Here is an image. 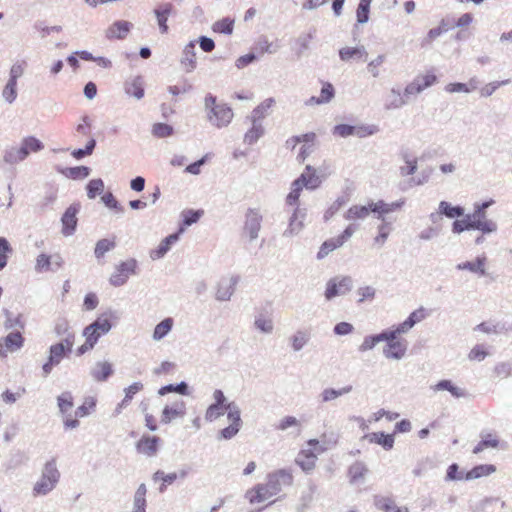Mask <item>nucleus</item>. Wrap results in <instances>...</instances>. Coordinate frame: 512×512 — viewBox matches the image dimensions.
I'll list each match as a JSON object with an SVG mask.
<instances>
[{"label":"nucleus","instance_id":"1","mask_svg":"<svg viewBox=\"0 0 512 512\" xmlns=\"http://www.w3.org/2000/svg\"><path fill=\"white\" fill-rule=\"evenodd\" d=\"M118 320L115 311L108 310L101 313L94 322L86 326L83 330L85 342L78 347L77 355L81 356L92 350L99 338L107 334Z\"/></svg>","mask_w":512,"mask_h":512},{"label":"nucleus","instance_id":"2","mask_svg":"<svg viewBox=\"0 0 512 512\" xmlns=\"http://www.w3.org/2000/svg\"><path fill=\"white\" fill-rule=\"evenodd\" d=\"M227 412V419L230 422L229 426L220 431V436L223 439H231L240 430L242 421L240 417V410L234 403L227 405L211 404L205 412V420L213 422Z\"/></svg>","mask_w":512,"mask_h":512},{"label":"nucleus","instance_id":"3","mask_svg":"<svg viewBox=\"0 0 512 512\" xmlns=\"http://www.w3.org/2000/svg\"><path fill=\"white\" fill-rule=\"evenodd\" d=\"M403 202L386 203L383 200L369 202L367 205H354L348 209L345 219L348 221L365 220L370 213L376 214V219L383 222L386 216L398 210Z\"/></svg>","mask_w":512,"mask_h":512},{"label":"nucleus","instance_id":"4","mask_svg":"<svg viewBox=\"0 0 512 512\" xmlns=\"http://www.w3.org/2000/svg\"><path fill=\"white\" fill-rule=\"evenodd\" d=\"M44 144L34 136L24 137L19 144L7 146L3 151V161L8 165H16L24 161L31 152H39Z\"/></svg>","mask_w":512,"mask_h":512},{"label":"nucleus","instance_id":"5","mask_svg":"<svg viewBox=\"0 0 512 512\" xmlns=\"http://www.w3.org/2000/svg\"><path fill=\"white\" fill-rule=\"evenodd\" d=\"M204 108L208 122L217 128L228 126L233 119L232 109L225 103H218L216 96L210 93L205 96Z\"/></svg>","mask_w":512,"mask_h":512},{"label":"nucleus","instance_id":"6","mask_svg":"<svg viewBox=\"0 0 512 512\" xmlns=\"http://www.w3.org/2000/svg\"><path fill=\"white\" fill-rule=\"evenodd\" d=\"M75 342V334L67 333L66 337L59 343L53 344L49 348L47 361L42 366L43 376L47 377L64 357L71 352Z\"/></svg>","mask_w":512,"mask_h":512},{"label":"nucleus","instance_id":"7","mask_svg":"<svg viewBox=\"0 0 512 512\" xmlns=\"http://www.w3.org/2000/svg\"><path fill=\"white\" fill-rule=\"evenodd\" d=\"M59 478L60 473L56 467L55 460L47 462L44 466L41 478L33 487V494L39 496L49 493L55 488Z\"/></svg>","mask_w":512,"mask_h":512},{"label":"nucleus","instance_id":"8","mask_svg":"<svg viewBox=\"0 0 512 512\" xmlns=\"http://www.w3.org/2000/svg\"><path fill=\"white\" fill-rule=\"evenodd\" d=\"M307 445L313 447V449H302L299 451L295 463L305 472L309 473L316 467L317 454L323 453L327 448L319 444L317 439H310L307 441Z\"/></svg>","mask_w":512,"mask_h":512},{"label":"nucleus","instance_id":"9","mask_svg":"<svg viewBox=\"0 0 512 512\" xmlns=\"http://www.w3.org/2000/svg\"><path fill=\"white\" fill-rule=\"evenodd\" d=\"M321 181L317 175H306L302 173L297 179L291 184V191L286 197V204L294 206L297 204L303 188L314 190L320 185Z\"/></svg>","mask_w":512,"mask_h":512},{"label":"nucleus","instance_id":"10","mask_svg":"<svg viewBox=\"0 0 512 512\" xmlns=\"http://www.w3.org/2000/svg\"><path fill=\"white\" fill-rule=\"evenodd\" d=\"M402 332H398V327L391 331H385L386 337L384 341L387 342L384 348V355L387 358L401 359L407 350V343L404 339H400L397 336Z\"/></svg>","mask_w":512,"mask_h":512},{"label":"nucleus","instance_id":"11","mask_svg":"<svg viewBox=\"0 0 512 512\" xmlns=\"http://www.w3.org/2000/svg\"><path fill=\"white\" fill-rule=\"evenodd\" d=\"M293 482V474L285 469H280L269 474L266 481L268 489L271 490L274 496L279 494L283 488L292 486Z\"/></svg>","mask_w":512,"mask_h":512},{"label":"nucleus","instance_id":"12","mask_svg":"<svg viewBox=\"0 0 512 512\" xmlns=\"http://www.w3.org/2000/svg\"><path fill=\"white\" fill-rule=\"evenodd\" d=\"M136 268L137 262L134 259H129L120 263L111 275L110 283L113 286H122L131 275L136 273Z\"/></svg>","mask_w":512,"mask_h":512},{"label":"nucleus","instance_id":"13","mask_svg":"<svg viewBox=\"0 0 512 512\" xmlns=\"http://www.w3.org/2000/svg\"><path fill=\"white\" fill-rule=\"evenodd\" d=\"M63 264L64 260L60 254L41 253L36 258L35 270L38 273L53 271L61 268Z\"/></svg>","mask_w":512,"mask_h":512},{"label":"nucleus","instance_id":"14","mask_svg":"<svg viewBox=\"0 0 512 512\" xmlns=\"http://www.w3.org/2000/svg\"><path fill=\"white\" fill-rule=\"evenodd\" d=\"M495 203L493 199L474 205V212L465 215L462 221L455 220L453 224H489L486 219V210Z\"/></svg>","mask_w":512,"mask_h":512},{"label":"nucleus","instance_id":"15","mask_svg":"<svg viewBox=\"0 0 512 512\" xmlns=\"http://www.w3.org/2000/svg\"><path fill=\"white\" fill-rule=\"evenodd\" d=\"M25 339L23 335L18 332H11L3 337L0 341V356L5 358L8 353H13L21 349L24 345Z\"/></svg>","mask_w":512,"mask_h":512},{"label":"nucleus","instance_id":"16","mask_svg":"<svg viewBox=\"0 0 512 512\" xmlns=\"http://www.w3.org/2000/svg\"><path fill=\"white\" fill-rule=\"evenodd\" d=\"M351 288V278L350 277H342V278H334L331 279L327 283L325 297L327 300L332 299L335 296L345 294Z\"/></svg>","mask_w":512,"mask_h":512},{"label":"nucleus","instance_id":"17","mask_svg":"<svg viewBox=\"0 0 512 512\" xmlns=\"http://www.w3.org/2000/svg\"><path fill=\"white\" fill-rule=\"evenodd\" d=\"M160 442L157 436L143 435L136 443V450L147 457H153L158 452Z\"/></svg>","mask_w":512,"mask_h":512},{"label":"nucleus","instance_id":"18","mask_svg":"<svg viewBox=\"0 0 512 512\" xmlns=\"http://www.w3.org/2000/svg\"><path fill=\"white\" fill-rule=\"evenodd\" d=\"M185 414L186 404L183 400H179L164 407L161 414V422L169 424L173 420L184 417Z\"/></svg>","mask_w":512,"mask_h":512},{"label":"nucleus","instance_id":"19","mask_svg":"<svg viewBox=\"0 0 512 512\" xmlns=\"http://www.w3.org/2000/svg\"><path fill=\"white\" fill-rule=\"evenodd\" d=\"M133 24L129 21L118 20L115 21L105 31V36L108 39H124L132 29Z\"/></svg>","mask_w":512,"mask_h":512},{"label":"nucleus","instance_id":"20","mask_svg":"<svg viewBox=\"0 0 512 512\" xmlns=\"http://www.w3.org/2000/svg\"><path fill=\"white\" fill-rule=\"evenodd\" d=\"M95 405L96 403L92 398L86 399L84 403L76 409V418H66V420L64 421L65 427L69 429L76 428L79 425V421L77 418H82L89 415L94 410Z\"/></svg>","mask_w":512,"mask_h":512},{"label":"nucleus","instance_id":"21","mask_svg":"<svg viewBox=\"0 0 512 512\" xmlns=\"http://www.w3.org/2000/svg\"><path fill=\"white\" fill-rule=\"evenodd\" d=\"M273 496L271 490L268 489L267 483L258 484L246 492V498L251 504L264 502Z\"/></svg>","mask_w":512,"mask_h":512},{"label":"nucleus","instance_id":"22","mask_svg":"<svg viewBox=\"0 0 512 512\" xmlns=\"http://www.w3.org/2000/svg\"><path fill=\"white\" fill-rule=\"evenodd\" d=\"M351 235L352 229L350 227H347L344 233L337 239H330L325 241L318 252V258H324L325 256H327L331 251L341 246L344 243V241Z\"/></svg>","mask_w":512,"mask_h":512},{"label":"nucleus","instance_id":"23","mask_svg":"<svg viewBox=\"0 0 512 512\" xmlns=\"http://www.w3.org/2000/svg\"><path fill=\"white\" fill-rule=\"evenodd\" d=\"M428 314L429 313L425 308H423V307L418 308L417 310L413 311L403 323H401L397 326L398 332H407L415 324L424 320L428 316Z\"/></svg>","mask_w":512,"mask_h":512},{"label":"nucleus","instance_id":"24","mask_svg":"<svg viewBox=\"0 0 512 512\" xmlns=\"http://www.w3.org/2000/svg\"><path fill=\"white\" fill-rule=\"evenodd\" d=\"M369 443L381 445L385 450H391L394 446V434L373 432L364 437Z\"/></svg>","mask_w":512,"mask_h":512},{"label":"nucleus","instance_id":"25","mask_svg":"<svg viewBox=\"0 0 512 512\" xmlns=\"http://www.w3.org/2000/svg\"><path fill=\"white\" fill-rule=\"evenodd\" d=\"M181 64L184 66L187 73L192 72L196 68V52L195 42L190 41L183 50Z\"/></svg>","mask_w":512,"mask_h":512},{"label":"nucleus","instance_id":"26","mask_svg":"<svg viewBox=\"0 0 512 512\" xmlns=\"http://www.w3.org/2000/svg\"><path fill=\"white\" fill-rule=\"evenodd\" d=\"M184 231L183 227L179 229L177 233L171 234L166 237L157 247V249L151 252V257L153 259H159L163 257L171 248V245L177 242L179 239V235Z\"/></svg>","mask_w":512,"mask_h":512},{"label":"nucleus","instance_id":"27","mask_svg":"<svg viewBox=\"0 0 512 512\" xmlns=\"http://www.w3.org/2000/svg\"><path fill=\"white\" fill-rule=\"evenodd\" d=\"M124 89L128 96L134 97L137 100L144 97L143 81L140 76L133 77L126 81Z\"/></svg>","mask_w":512,"mask_h":512},{"label":"nucleus","instance_id":"28","mask_svg":"<svg viewBox=\"0 0 512 512\" xmlns=\"http://www.w3.org/2000/svg\"><path fill=\"white\" fill-rule=\"evenodd\" d=\"M407 103L408 100L401 95L400 90L392 88L386 98L384 107L386 110H394L403 107Z\"/></svg>","mask_w":512,"mask_h":512},{"label":"nucleus","instance_id":"29","mask_svg":"<svg viewBox=\"0 0 512 512\" xmlns=\"http://www.w3.org/2000/svg\"><path fill=\"white\" fill-rule=\"evenodd\" d=\"M368 53L364 46L344 47L339 50V57L342 61L351 59H366Z\"/></svg>","mask_w":512,"mask_h":512},{"label":"nucleus","instance_id":"30","mask_svg":"<svg viewBox=\"0 0 512 512\" xmlns=\"http://www.w3.org/2000/svg\"><path fill=\"white\" fill-rule=\"evenodd\" d=\"M57 171L67 178L84 179L90 175L91 169L87 166H77L71 168H57Z\"/></svg>","mask_w":512,"mask_h":512},{"label":"nucleus","instance_id":"31","mask_svg":"<svg viewBox=\"0 0 512 512\" xmlns=\"http://www.w3.org/2000/svg\"><path fill=\"white\" fill-rule=\"evenodd\" d=\"M496 471V467L492 464H481L473 467L464 476L465 480L477 479L483 476H488Z\"/></svg>","mask_w":512,"mask_h":512},{"label":"nucleus","instance_id":"32","mask_svg":"<svg viewBox=\"0 0 512 512\" xmlns=\"http://www.w3.org/2000/svg\"><path fill=\"white\" fill-rule=\"evenodd\" d=\"M376 505L384 512H409L408 507L399 506L395 500L389 497H382L378 499Z\"/></svg>","mask_w":512,"mask_h":512},{"label":"nucleus","instance_id":"33","mask_svg":"<svg viewBox=\"0 0 512 512\" xmlns=\"http://www.w3.org/2000/svg\"><path fill=\"white\" fill-rule=\"evenodd\" d=\"M486 257H478L475 261H467L457 265L459 270H469L473 273L485 275Z\"/></svg>","mask_w":512,"mask_h":512},{"label":"nucleus","instance_id":"34","mask_svg":"<svg viewBox=\"0 0 512 512\" xmlns=\"http://www.w3.org/2000/svg\"><path fill=\"white\" fill-rule=\"evenodd\" d=\"M439 210L442 213V215L446 216L449 219H456L459 217L464 216V208L461 206H452L447 201H441L439 203Z\"/></svg>","mask_w":512,"mask_h":512},{"label":"nucleus","instance_id":"35","mask_svg":"<svg viewBox=\"0 0 512 512\" xmlns=\"http://www.w3.org/2000/svg\"><path fill=\"white\" fill-rule=\"evenodd\" d=\"M252 127L245 133L244 142L246 144L252 145L258 141L260 137L264 134V128L261 122H256L255 120H250Z\"/></svg>","mask_w":512,"mask_h":512},{"label":"nucleus","instance_id":"36","mask_svg":"<svg viewBox=\"0 0 512 512\" xmlns=\"http://www.w3.org/2000/svg\"><path fill=\"white\" fill-rule=\"evenodd\" d=\"M275 100L273 98L265 99L260 105H258L247 118L249 120H255L256 122H261L263 118L267 115L268 110L273 106Z\"/></svg>","mask_w":512,"mask_h":512},{"label":"nucleus","instance_id":"37","mask_svg":"<svg viewBox=\"0 0 512 512\" xmlns=\"http://www.w3.org/2000/svg\"><path fill=\"white\" fill-rule=\"evenodd\" d=\"M146 493L145 484L139 485L134 495V507L132 512H146Z\"/></svg>","mask_w":512,"mask_h":512},{"label":"nucleus","instance_id":"38","mask_svg":"<svg viewBox=\"0 0 512 512\" xmlns=\"http://www.w3.org/2000/svg\"><path fill=\"white\" fill-rule=\"evenodd\" d=\"M113 373L112 365L109 362H99L92 371V376L97 381H105Z\"/></svg>","mask_w":512,"mask_h":512},{"label":"nucleus","instance_id":"39","mask_svg":"<svg viewBox=\"0 0 512 512\" xmlns=\"http://www.w3.org/2000/svg\"><path fill=\"white\" fill-rule=\"evenodd\" d=\"M434 391L447 390L452 396L456 398L464 397L465 392L463 389L456 387L450 380H441L433 386Z\"/></svg>","mask_w":512,"mask_h":512},{"label":"nucleus","instance_id":"40","mask_svg":"<svg viewBox=\"0 0 512 512\" xmlns=\"http://www.w3.org/2000/svg\"><path fill=\"white\" fill-rule=\"evenodd\" d=\"M173 324L174 322L172 318H166L162 320L159 324L156 325L154 329L153 339L161 340L164 338L171 331Z\"/></svg>","mask_w":512,"mask_h":512},{"label":"nucleus","instance_id":"41","mask_svg":"<svg viewBox=\"0 0 512 512\" xmlns=\"http://www.w3.org/2000/svg\"><path fill=\"white\" fill-rule=\"evenodd\" d=\"M499 445V440L496 435L487 434L482 440L474 447L473 453L478 454L487 448H496Z\"/></svg>","mask_w":512,"mask_h":512},{"label":"nucleus","instance_id":"42","mask_svg":"<svg viewBox=\"0 0 512 512\" xmlns=\"http://www.w3.org/2000/svg\"><path fill=\"white\" fill-rule=\"evenodd\" d=\"M17 81L8 79L6 85L2 90V97L4 101L12 104L17 98Z\"/></svg>","mask_w":512,"mask_h":512},{"label":"nucleus","instance_id":"43","mask_svg":"<svg viewBox=\"0 0 512 512\" xmlns=\"http://www.w3.org/2000/svg\"><path fill=\"white\" fill-rule=\"evenodd\" d=\"M116 246L115 237L101 239L97 242L95 247V256L102 258L106 252L112 250Z\"/></svg>","mask_w":512,"mask_h":512},{"label":"nucleus","instance_id":"44","mask_svg":"<svg viewBox=\"0 0 512 512\" xmlns=\"http://www.w3.org/2000/svg\"><path fill=\"white\" fill-rule=\"evenodd\" d=\"M233 28H234V20L229 17L223 18V19L215 22L212 27L213 31L218 32V33H223L226 35L232 34Z\"/></svg>","mask_w":512,"mask_h":512},{"label":"nucleus","instance_id":"45","mask_svg":"<svg viewBox=\"0 0 512 512\" xmlns=\"http://www.w3.org/2000/svg\"><path fill=\"white\" fill-rule=\"evenodd\" d=\"M87 197L94 199L97 195L101 194L104 190V182L102 179H92L86 186Z\"/></svg>","mask_w":512,"mask_h":512},{"label":"nucleus","instance_id":"46","mask_svg":"<svg viewBox=\"0 0 512 512\" xmlns=\"http://www.w3.org/2000/svg\"><path fill=\"white\" fill-rule=\"evenodd\" d=\"M143 389V384L141 382H135L128 386L125 389V396L122 400V402L119 404L120 407L127 406L131 400L133 399L134 395H136L138 392H140Z\"/></svg>","mask_w":512,"mask_h":512},{"label":"nucleus","instance_id":"47","mask_svg":"<svg viewBox=\"0 0 512 512\" xmlns=\"http://www.w3.org/2000/svg\"><path fill=\"white\" fill-rule=\"evenodd\" d=\"M173 132V127L166 123H155L152 127V134L157 138L170 137Z\"/></svg>","mask_w":512,"mask_h":512},{"label":"nucleus","instance_id":"48","mask_svg":"<svg viewBox=\"0 0 512 512\" xmlns=\"http://www.w3.org/2000/svg\"><path fill=\"white\" fill-rule=\"evenodd\" d=\"M379 127L377 125L371 124V125H357L355 126L354 135L359 138H364L367 136H372L376 133H378Z\"/></svg>","mask_w":512,"mask_h":512},{"label":"nucleus","instance_id":"49","mask_svg":"<svg viewBox=\"0 0 512 512\" xmlns=\"http://www.w3.org/2000/svg\"><path fill=\"white\" fill-rule=\"evenodd\" d=\"M80 205L72 204L69 206L61 218L62 224H77V213L79 212Z\"/></svg>","mask_w":512,"mask_h":512},{"label":"nucleus","instance_id":"50","mask_svg":"<svg viewBox=\"0 0 512 512\" xmlns=\"http://www.w3.org/2000/svg\"><path fill=\"white\" fill-rule=\"evenodd\" d=\"M12 253V247L9 242L1 237L0 238V271L7 265L9 254Z\"/></svg>","mask_w":512,"mask_h":512},{"label":"nucleus","instance_id":"51","mask_svg":"<svg viewBox=\"0 0 512 512\" xmlns=\"http://www.w3.org/2000/svg\"><path fill=\"white\" fill-rule=\"evenodd\" d=\"M204 214L202 209L193 210L187 209L182 212L183 221L182 224H195L199 221L201 216Z\"/></svg>","mask_w":512,"mask_h":512},{"label":"nucleus","instance_id":"52","mask_svg":"<svg viewBox=\"0 0 512 512\" xmlns=\"http://www.w3.org/2000/svg\"><path fill=\"white\" fill-rule=\"evenodd\" d=\"M102 202L104 205L110 209H114L117 213H123L124 208L119 204L117 199L114 197V195L111 192H108L104 194L101 197Z\"/></svg>","mask_w":512,"mask_h":512},{"label":"nucleus","instance_id":"53","mask_svg":"<svg viewBox=\"0 0 512 512\" xmlns=\"http://www.w3.org/2000/svg\"><path fill=\"white\" fill-rule=\"evenodd\" d=\"M448 28H442L441 26L432 28L428 31L425 38L421 42L422 47L430 46L431 43L438 38L442 33L446 32Z\"/></svg>","mask_w":512,"mask_h":512},{"label":"nucleus","instance_id":"54","mask_svg":"<svg viewBox=\"0 0 512 512\" xmlns=\"http://www.w3.org/2000/svg\"><path fill=\"white\" fill-rule=\"evenodd\" d=\"M352 390V386L343 387L340 390L335 389H325L322 393L323 401L333 400L341 395L347 394Z\"/></svg>","mask_w":512,"mask_h":512},{"label":"nucleus","instance_id":"55","mask_svg":"<svg viewBox=\"0 0 512 512\" xmlns=\"http://www.w3.org/2000/svg\"><path fill=\"white\" fill-rule=\"evenodd\" d=\"M58 406L62 413H66L73 407V397L69 392H65L58 397Z\"/></svg>","mask_w":512,"mask_h":512},{"label":"nucleus","instance_id":"56","mask_svg":"<svg viewBox=\"0 0 512 512\" xmlns=\"http://www.w3.org/2000/svg\"><path fill=\"white\" fill-rule=\"evenodd\" d=\"M414 80L420 85L421 91H424L426 88L436 83L437 77L434 74L428 73L425 75H418L414 78Z\"/></svg>","mask_w":512,"mask_h":512},{"label":"nucleus","instance_id":"57","mask_svg":"<svg viewBox=\"0 0 512 512\" xmlns=\"http://www.w3.org/2000/svg\"><path fill=\"white\" fill-rule=\"evenodd\" d=\"M384 338H387L385 331L375 336L366 337L361 345V350L372 349L377 343L384 341Z\"/></svg>","mask_w":512,"mask_h":512},{"label":"nucleus","instance_id":"58","mask_svg":"<svg viewBox=\"0 0 512 512\" xmlns=\"http://www.w3.org/2000/svg\"><path fill=\"white\" fill-rule=\"evenodd\" d=\"M487 351L483 345H475L469 352L468 358L471 361H482L487 356Z\"/></svg>","mask_w":512,"mask_h":512},{"label":"nucleus","instance_id":"59","mask_svg":"<svg viewBox=\"0 0 512 512\" xmlns=\"http://www.w3.org/2000/svg\"><path fill=\"white\" fill-rule=\"evenodd\" d=\"M369 11L370 5L360 2L356 11L357 22L360 24L367 23L369 20Z\"/></svg>","mask_w":512,"mask_h":512},{"label":"nucleus","instance_id":"60","mask_svg":"<svg viewBox=\"0 0 512 512\" xmlns=\"http://www.w3.org/2000/svg\"><path fill=\"white\" fill-rule=\"evenodd\" d=\"M508 83V80H504L501 82H491L486 84L480 89V95L482 97L491 96L501 85H505Z\"/></svg>","mask_w":512,"mask_h":512},{"label":"nucleus","instance_id":"61","mask_svg":"<svg viewBox=\"0 0 512 512\" xmlns=\"http://www.w3.org/2000/svg\"><path fill=\"white\" fill-rule=\"evenodd\" d=\"M355 126L349 124H339L334 127L333 133L346 138L354 135Z\"/></svg>","mask_w":512,"mask_h":512},{"label":"nucleus","instance_id":"62","mask_svg":"<svg viewBox=\"0 0 512 512\" xmlns=\"http://www.w3.org/2000/svg\"><path fill=\"white\" fill-rule=\"evenodd\" d=\"M385 61V55L381 54L378 55L375 59L370 61L367 65L368 71L371 73V75L375 78L379 76V70L378 67L382 65Z\"/></svg>","mask_w":512,"mask_h":512},{"label":"nucleus","instance_id":"63","mask_svg":"<svg viewBox=\"0 0 512 512\" xmlns=\"http://www.w3.org/2000/svg\"><path fill=\"white\" fill-rule=\"evenodd\" d=\"M25 71V63L24 62H15L9 71V79L17 81L20 77L23 76Z\"/></svg>","mask_w":512,"mask_h":512},{"label":"nucleus","instance_id":"64","mask_svg":"<svg viewBox=\"0 0 512 512\" xmlns=\"http://www.w3.org/2000/svg\"><path fill=\"white\" fill-rule=\"evenodd\" d=\"M346 201L347 200L345 197L337 198L326 211L324 215L325 220L328 221L330 217L333 216L346 203Z\"/></svg>","mask_w":512,"mask_h":512}]
</instances>
